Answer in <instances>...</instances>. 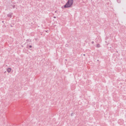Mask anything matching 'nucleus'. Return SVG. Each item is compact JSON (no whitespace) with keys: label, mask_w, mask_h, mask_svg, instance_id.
Instances as JSON below:
<instances>
[{"label":"nucleus","mask_w":126,"mask_h":126,"mask_svg":"<svg viewBox=\"0 0 126 126\" xmlns=\"http://www.w3.org/2000/svg\"><path fill=\"white\" fill-rule=\"evenodd\" d=\"M85 54H84L83 55H84V56H85Z\"/></svg>","instance_id":"obj_9"},{"label":"nucleus","mask_w":126,"mask_h":126,"mask_svg":"<svg viewBox=\"0 0 126 126\" xmlns=\"http://www.w3.org/2000/svg\"><path fill=\"white\" fill-rule=\"evenodd\" d=\"M12 16L11 14H9L7 15V16L8 17H11V16Z\"/></svg>","instance_id":"obj_2"},{"label":"nucleus","mask_w":126,"mask_h":126,"mask_svg":"<svg viewBox=\"0 0 126 126\" xmlns=\"http://www.w3.org/2000/svg\"><path fill=\"white\" fill-rule=\"evenodd\" d=\"M29 47H30L31 48V47H32V46H31L30 45V46H29Z\"/></svg>","instance_id":"obj_6"},{"label":"nucleus","mask_w":126,"mask_h":126,"mask_svg":"<svg viewBox=\"0 0 126 126\" xmlns=\"http://www.w3.org/2000/svg\"><path fill=\"white\" fill-rule=\"evenodd\" d=\"M100 47V44H97L96 45V47Z\"/></svg>","instance_id":"obj_4"},{"label":"nucleus","mask_w":126,"mask_h":126,"mask_svg":"<svg viewBox=\"0 0 126 126\" xmlns=\"http://www.w3.org/2000/svg\"><path fill=\"white\" fill-rule=\"evenodd\" d=\"M11 69L10 68H9L7 69V71H11Z\"/></svg>","instance_id":"obj_3"},{"label":"nucleus","mask_w":126,"mask_h":126,"mask_svg":"<svg viewBox=\"0 0 126 126\" xmlns=\"http://www.w3.org/2000/svg\"><path fill=\"white\" fill-rule=\"evenodd\" d=\"M54 18H56V17L55 16H54Z\"/></svg>","instance_id":"obj_8"},{"label":"nucleus","mask_w":126,"mask_h":126,"mask_svg":"<svg viewBox=\"0 0 126 126\" xmlns=\"http://www.w3.org/2000/svg\"><path fill=\"white\" fill-rule=\"evenodd\" d=\"M94 43V41H92V44H93V43Z\"/></svg>","instance_id":"obj_5"},{"label":"nucleus","mask_w":126,"mask_h":126,"mask_svg":"<svg viewBox=\"0 0 126 126\" xmlns=\"http://www.w3.org/2000/svg\"><path fill=\"white\" fill-rule=\"evenodd\" d=\"M73 2V0H68L65 5L64 6V8H69L71 7Z\"/></svg>","instance_id":"obj_1"},{"label":"nucleus","mask_w":126,"mask_h":126,"mask_svg":"<svg viewBox=\"0 0 126 126\" xmlns=\"http://www.w3.org/2000/svg\"><path fill=\"white\" fill-rule=\"evenodd\" d=\"M15 5H14L13 6V8H15Z\"/></svg>","instance_id":"obj_7"}]
</instances>
